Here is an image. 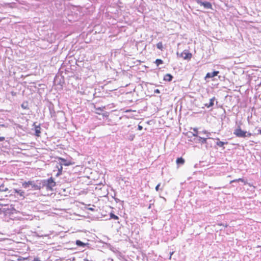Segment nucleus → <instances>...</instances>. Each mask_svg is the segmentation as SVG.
Returning a JSON list of instances; mask_svg holds the SVG:
<instances>
[{
  "instance_id": "obj_34",
  "label": "nucleus",
  "mask_w": 261,
  "mask_h": 261,
  "mask_svg": "<svg viewBox=\"0 0 261 261\" xmlns=\"http://www.w3.org/2000/svg\"><path fill=\"white\" fill-rule=\"evenodd\" d=\"M236 181H239L238 180H237V179L231 181L230 182L231 183V182H236Z\"/></svg>"
},
{
  "instance_id": "obj_16",
  "label": "nucleus",
  "mask_w": 261,
  "mask_h": 261,
  "mask_svg": "<svg viewBox=\"0 0 261 261\" xmlns=\"http://www.w3.org/2000/svg\"><path fill=\"white\" fill-rule=\"evenodd\" d=\"M192 129H193V131L194 132V133H192L193 136L198 137V128H193Z\"/></svg>"
},
{
  "instance_id": "obj_23",
  "label": "nucleus",
  "mask_w": 261,
  "mask_h": 261,
  "mask_svg": "<svg viewBox=\"0 0 261 261\" xmlns=\"http://www.w3.org/2000/svg\"><path fill=\"white\" fill-rule=\"evenodd\" d=\"M160 185H161V184H158V185H157V186H156V187H155V190H156V191H159V187H160Z\"/></svg>"
},
{
  "instance_id": "obj_40",
  "label": "nucleus",
  "mask_w": 261,
  "mask_h": 261,
  "mask_svg": "<svg viewBox=\"0 0 261 261\" xmlns=\"http://www.w3.org/2000/svg\"><path fill=\"white\" fill-rule=\"evenodd\" d=\"M18 260L19 261H20V260H21L22 259H18Z\"/></svg>"
},
{
  "instance_id": "obj_36",
  "label": "nucleus",
  "mask_w": 261,
  "mask_h": 261,
  "mask_svg": "<svg viewBox=\"0 0 261 261\" xmlns=\"http://www.w3.org/2000/svg\"><path fill=\"white\" fill-rule=\"evenodd\" d=\"M210 135H206V137H207V138H209L210 139L211 138L210 137Z\"/></svg>"
},
{
  "instance_id": "obj_26",
  "label": "nucleus",
  "mask_w": 261,
  "mask_h": 261,
  "mask_svg": "<svg viewBox=\"0 0 261 261\" xmlns=\"http://www.w3.org/2000/svg\"><path fill=\"white\" fill-rule=\"evenodd\" d=\"M5 139L4 137H0V142L4 141Z\"/></svg>"
},
{
  "instance_id": "obj_25",
  "label": "nucleus",
  "mask_w": 261,
  "mask_h": 261,
  "mask_svg": "<svg viewBox=\"0 0 261 261\" xmlns=\"http://www.w3.org/2000/svg\"><path fill=\"white\" fill-rule=\"evenodd\" d=\"M62 174L61 171H58V173L56 174V176L57 177L60 176Z\"/></svg>"
},
{
  "instance_id": "obj_28",
  "label": "nucleus",
  "mask_w": 261,
  "mask_h": 261,
  "mask_svg": "<svg viewBox=\"0 0 261 261\" xmlns=\"http://www.w3.org/2000/svg\"><path fill=\"white\" fill-rule=\"evenodd\" d=\"M33 261H41L40 259L38 257H35L34 258Z\"/></svg>"
},
{
  "instance_id": "obj_9",
  "label": "nucleus",
  "mask_w": 261,
  "mask_h": 261,
  "mask_svg": "<svg viewBox=\"0 0 261 261\" xmlns=\"http://www.w3.org/2000/svg\"><path fill=\"white\" fill-rule=\"evenodd\" d=\"M172 79L173 76L170 74H166L164 77V80L168 82L171 81Z\"/></svg>"
},
{
  "instance_id": "obj_32",
  "label": "nucleus",
  "mask_w": 261,
  "mask_h": 261,
  "mask_svg": "<svg viewBox=\"0 0 261 261\" xmlns=\"http://www.w3.org/2000/svg\"><path fill=\"white\" fill-rule=\"evenodd\" d=\"M142 126L141 125H138V129L139 130H142Z\"/></svg>"
},
{
  "instance_id": "obj_35",
  "label": "nucleus",
  "mask_w": 261,
  "mask_h": 261,
  "mask_svg": "<svg viewBox=\"0 0 261 261\" xmlns=\"http://www.w3.org/2000/svg\"><path fill=\"white\" fill-rule=\"evenodd\" d=\"M258 134H261V129H259L257 130Z\"/></svg>"
},
{
  "instance_id": "obj_41",
  "label": "nucleus",
  "mask_w": 261,
  "mask_h": 261,
  "mask_svg": "<svg viewBox=\"0 0 261 261\" xmlns=\"http://www.w3.org/2000/svg\"><path fill=\"white\" fill-rule=\"evenodd\" d=\"M85 261H88V259H85Z\"/></svg>"
},
{
  "instance_id": "obj_12",
  "label": "nucleus",
  "mask_w": 261,
  "mask_h": 261,
  "mask_svg": "<svg viewBox=\"0 0 261 261\" xmlns=\"http://www.w3.org/2000/svg\"><path fill=\"white\" fill-rule=\"evenodd\" d=\"M198 138L199 142H200L202 144H205L207 143V138H202L200 136H198Z\"/></svg>"
},
{
  "instance_id": "obj_20",
  "label": "nucleus",
  "mask_w": 261,
  "mask_h": 261,
  "mask_svg": "<svg viewBox=\"0 0 261 261\" xmlns=\"http://www.w3.org/2000/svg\"><path fill=\"white\" fill-rule=\"evenodd\" d=\"M30 186H31L32 188L35 190L39 189V187L36 185L34 181H33V184L32 185H30Z\"/></svg>"
},
{
  "instance_id": "obj_4",
  "label": "nucleus",
  "mask_w": 261,
  "mask_h": 261,
  "mask_svg": "<svg viewBox=\"0 0 261 261\" xmlns=\"http://www.w3.org/2000/svg\"><path fill=\"white\" fill-rule=\"evenodd\" d=\"M197 3L199 4L200 6H202L206 9H212V6L211 3L208 2H202L200 0H197Z\"/></svg>"
},
{
  "instance_id": "obj_22",
  "label": "nucleus",
  "mask_w": 261,
  "mask_h": 261,
  "mask_svg": "<svg viewBox=\"0 0 261 261\" xmlns=\"http://www.w3.org/2000/svg\"><path fill=\"white\" fill-rule=\"evenodd\" d=\"M199 133H203L204 134H206V135H211V133L210 132H208L207 131L204 130H203L202 132H200Z\"/></svg>"
},
{
  "instance_id": "obj_2",
  "label": "nucleus",
  "mask_w": 261,
  "mask_h": 261,
  "mask_svg": "<svg viewBox=\"0 0 261 261\" xmlns=\"http://www.w3.org/2000/svg\"><path fill=\"white\" fill-rule=\"evenodd\" d=\"M233 134L238 137L245 138L246 137L247 132L242 130L239 127L234 130Z\"/></svg>"
},
{
  "instance_id": "obj_7",
  "label": "nucleus",
  "mask_w": 261,
  "mask_h": 261,
  "mask_svg": "<svg viewBox=\"0 0 261 261\" xmlns=\"http://www.w3.org/2000/svg\"><path fill=\"white\" fill-rule=\"evenodd\" d=\"M9 191V193L10 194L12 192V190L9 191V189L5 186L4 184H2L0 185V192H7Z\"/></svg>"
},
{
  "instance_id": "obj_6",
  "label": "nucleus",
  "mask_w": 261,
  "mask_h": 261,
  "mask_svg": "<svg viewBox=\"0 0 261 261\" xmlns=\"http://www.w3.org/2000/svg\"><path fill=\"white\" fill-rule=\"evenodd\" d=\"M219 71H215L214 72H208L206 74V76H205V78H211V77H213L215 76H217L218 75V74L219 73Z\"/></svg>"
},
{
  "instance_id": "obj_15",
  "label": "nucleus",
  "mask_w": 261,
  "mask_h": 261,
  "mask_svg": "<svg viewBox=\"0 0 261 261\" xmlns=\"http://www.w3.org/2000/svg\"><path fill=\"white\" fill-rule=\"evenodd\" d=\"M76 244L79 246H81L83 247L86 246V244L83 242L81 241L80 240H76Z\"/></svg>"
},
{
  "instance_id": "obj_19",
  "label": "nucleus",
  "mask_w": 261,
  "mask_h": 261,
  "mask_svg": "<svg viewBox=\"0 0 261 261\" xmlns=\"http://www.w3.org/2000/svg\"><path fill=\"white\" fill-rule=\"evenodd\" d=\"M163 61L161 59H156L155 61V63L157 66H159L160 64H163Z\"/></svg>"
},
{
  "instance_id": "obj_13",
  "label": "nucleus",
  "mask_w": 261,
  "mask_h": 261,
  "mask_svg": "<svg viewBox=\"0 0 261 261\" xmlns=\"http://www.w3.org/2000/svg\"><path fill=\"white\" fill-rule=\"evenodd\" d=\"M33 184V181H29L28 182H24L22 183V187L24 188H28L29 187L30 185H32Z\"/></svg>"
},
{
  "instance_id": "obj_5",
  "label": "nucleus",
  "mask_w": 261,
  "mask_h": 261,
  "mask_svg": "<svg viewBox=\"0 0 261 261\" xmlns=\"http://www.w3.org/2000/svg\"><path fill=\"white\" fill-rule=\"evenodd\" d=\"M192 56V54L190 53L186 50L181 54V57L185 60H190Z\"/></svg>"
},
{
  "instance_id": "obj_8",
  "label": "nucleus",
  "mask_w": 261,
  "mask_h": 261,
  "mask_svg": "<svg viewBox=\"0 0 261 261\" xmlns=\"http://www.w3.org/2000/svg\"><path fill=\"white\" fill-rule=\"evenodd\" d=\"M215 97H213L212 98H211L210 100V102L208 103H205V106L207 108H210L214 106V102L215 100Z\"/></svg>"
},
{
  "instance_id": "obj_3",
  "label": "nucleus",
  "mask_w": 261,
  "mask_h": 261,
  "mask_svg": "<svg viewBox=\"0 0 261 261\" xmlns=\"http://www.w3.org/2000/svg\"><path fill=\"white\" fill-rule=\"evenodd\" d=\"M14 194H17L22 199L25 197V192L21 190L14 189L13 191L10 194V196L13 195Z\"/></svg>"
},
{
  "instance_id": "obj_37",
  "label": "nucleus",
  "mask_w": 261,
  "mask_h": 261,
  "mask_svg": "<svg viewBox=\"0 0 261 261\" xmlns=\"http://www.w3.org/2000/svg\"><path fill=\"white\" fill-rule=\"evenodd\" d=\"M223 226H224L225 227H227V224H225V225H223Z\"/></svg>"
},
{
  "instance_id": "obj_11",
  "label": "nucleus",
  "mask_w": 261,
  "mask_h": 261,
  "mask_svg": "<svg viewBox=\"0 0 261 261\" xmlns=\"http://www.w3.org/2000/svg\"><path fill=\"white\" fill-rule=\"evenodd\" d=\"M216 140H218V141L216 143V144L219 146V147H223V145L224 144H227V142H224L222 141H220L219 138H217Z\"/></svg>"
},
{
  "instance_id": "obj_39",
  "label": "nucleus",
  "mask_w": 261,
  "mask_h": 261,
  "mask_svg": "<svg viewBox=\"0 0 261 261\" xmlns=\"http://www.w3.org/2000/svg\"><path fill=\"white\" fill-rule=\"evenodd\" d=\"M89 210H92H92H93V208H89Z\"/></svg>"
},
{
  "instance_id": "obj_1",
  "label": "nucleus",
  "mask_w": 261,
  "mask_h": 261,
  "mask_svg": "<svg viewBox=\"0 0 261 261\" xmlns=\"http://www.w3.org/2000/svg\"><path fill=\"white\" fill-rule=\"evenodd\" d=\"M43 186L46 187L47 190H52L53 188L56 186V182L52 177H50L47 180H44Z\"/></svg>"
},
{
  "instance_id": "obj_17",
  "label": "nucleus",
  "mask_w": 261,
  "mask_h": 261,
  "mask_svg": "<svg viewBox=\"0 0 261 261\" xmlns=\"http://www.w3.org/2000/svg\"><path fill=\"white\" fill-rule=\"evenodd\" d=\"M156 47L158 49H160L161 50H163V45L162 42H159L156 44Z\"/></svg>"
},
{
  "instance_id": "obj_18",
  "label": "nucleus",
  "mask_w": 261,
  "mask_h": 261,
  "mask_svg": "<svg viewBox=\"0 0 261 261\" xmlns=\"http://www.w3.org/2000/svg\"><path fill=\"white\" fill-rule=\"evenodd\" d=\"M110 216L111 218L113 219L114 220H118L119 219V217L117 216L114 215L112 213L110 214Z\"/></svg>"
},
{
  "instance_id": "obj_21",
  "label": "nucleus",
  "mask_w": 261,
  "mask_h": 261,
  "mask_svg": "<svg viewBox=\"0 0 261 261\" xmlns=\"http://www.w3.org/2000/svg\"><path fill=\"white\" fill-rule=\"evenodd\" d=\"M61 160L62 161V164H63V165H64L65 166H68V165H69V164L66 163V160H65L61 159Z\"/></svg>"
},
{
  "instance_id": "obj_33",
  "label": "nucleus",
  "mask_w": 261,
  "mask_h": 261,
  "mask_svg": "<svg viewBox=\"0 0 261 261\" xmlns=\"http://www.w3.org/2000/svg\"><path fill=\"white\" fill-rule=\"evenodd\" d=\"M173 254V252H170V257H169V258L171 259V256Z\"/></svg>"
},
{
  "instance_id": "obj_27",
  "label": "nucleus",
  "mask_w": 261,
  "mask_h": 261,
  "mask_svg": "<svg viewBox=\"0 0 261 261\" xmlns=\"http://www.w3.org/2000/svg\"><path fill=\"white\" fill-rule=\"evenodd\" d=\"M21 107H22L23 109H27V106L25 105V104H24V103H22V104L21 105Z\"/></svg>"
},
{
  "instance_id": "obj_38",
  "label": "nucleus",
  "mask_w": 261,
  "mask_h": 261,
  "mask_svg": "<svg viewBox=\"0 0 261 261\" xmlns=\"http://www.w3.org/2000/svg\"><path fill=\"white\" fill-rule=\"evenodd\" d=\"M149 208H151V204L149 205V207H148Z\"/></svg>"
},
{
  "instance_id": "obj_31",
  "label": "nucleus",
  "mask_w": 261,
  "mask_h": 261,
  "mask_svg": "<svg viewBox=\"0 0 261 261\" xmlns=\"http://www.w3.org/2000/svg\"><path fill=\"white\" fill-rule=\"evenodd\" d=\"M237 180H238L239 181H241L242 182H244V180L243 178H241L237 179Z\"/></svg>"
},
{
  "instance_id": "obj_10",
  "label": "nucleus",
  "mask_w": 261,
  "mask_h": 261,
  "mask_svg": "<svg viewBox=\"0 0 261 261\" xmlns=\"http://www.w3.org/2000/svg\"><path fill=\"white\" fill-rule=\"evenodd\" d=\"M41 128L40 126H37L35 128V135L36 136L39 137L40 136V134L41 133L40 132Z\"/></svg>"
},
{
  "instance_id": "obj_30",
  "label": "nucleus",
  "mask_w": 261,
  "mask_h": 261,
  "mask_svg": "<svg viewBox=\"0 0 261 261\" xmlns=\"http://www.w3.org/2000/svg\"><path fill=\"white\" fill-rule=\"evenodd\" d=\"M251 135H252V134H251V133H247V134H246V137H250Z\"/></svg>"
},
{
  "instance_id": "obj_14",
  "label": "nucleus",
  "mask_w": 261,
  "mask_h": 261,
  "mask_svg": "<svg viewBox=\"0 0 261 261\" xmlns=\"http://www.w3.org/2000/svg\"><path fill=\"white\" fill-rule=\"evenodd\" d=\"M185 163V160L182 158H178L176 160V163L178 165H182Z\"/></svg>"
},
{
  "instance_id": "obj_29",
  "label": "nucleus",
  "mask_w": 261,
  "mask_h": 261,
  "mask_svg": "<svg viewBox=\"0 0 261 261\" xmlns=\"http://www.w3.org/2000/svg\"><path fill=\"white\" fill-rule=\"evenodd\" d=\"M154 93H160V91L159 89H155L154 90Z\"/></svg>"
},
{
  "instance_id": "obj_24",
  "label": "nucleus",
  "mask_w": 261,
  "mask_h": 261,
  "mask_svg": "<svg viewBox=\"0 0 261 261\" xmlns=\"http://www.w3.org/2000/svg\"><path fill=\"white\" fill-rule=\"evenodd\" d=\"M58 171H61L62 172V165H60V167H58Z\"/></svg>"
}]
</instances>
